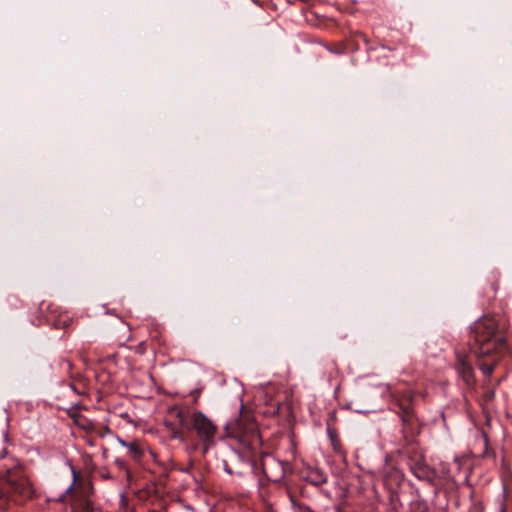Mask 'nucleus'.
<instances>
[{"label":"nucleus","mask_w":512,"mask_h":512,"mask_svg":"<svg viewBox=\"0 0 512 512\" xmlns=\"http://www.w3.org/2000/svg\"><path fill=\"white\" fill-rule=\"evenodd\" d=\"M192 413L188 409H186L182 418L179 419L178 424L172 422H164V425L168 429L173 439H178L180 441H184L187 432L192 431Z\"/></svg>","instance_id":"4"},{"label":"nucleus","mask_w":512,"mask_h":512,"mask_svg":"<svg viewBox=\"0 0 512 512\" xmlns=\"http://www.w3.org/2000/svg\"><path fill=\"white\" fill-rule=\"evenodd\" d=\"M73 512H93V504L87 498H82L78 500L72 507Z\"/></svg>","instance_id":"10"},{"label":"nucleus","mask_w":512,"mask_h":512,"mask_svg":"<svg viewBox=\"0 0 512 512\" xmlns=\"http://www.w3.org/2000/svg\"><path fill=\"white\" fill-rule=\"evenodd\" d=\"M9 485L12 491L23 498H31L34 495V487L26 476L11 478Z\"/></svg>","instance_id":"6"},{"label":"nucleus","mask_w":512,"mask_h":512,"mask_svg":"<svg viewBox=\"0 0 512 512\" xmlns=\"http://www.w3.org/2000/svg\"><path fill=\"white\" fill-rule=\"evenodd\" d=\"M118 442L128 449L132 457L139 458L142 455V450L137 442L133 441L128 443L122 439H118Z\"/></svg>","instance_id":"11"},{"label":"nucleus","mask_w":512,"mask_h":512,"mask_svg":"<svg viewBox=\"0 0 512 512\" xmlns=\"http://www.w3.org/2000/svg\"><path fill=\"white\" fill-rule=\"evenodd\" d=\"M253 438H254L255 440H258V435H256V434H255V435H253Z\"/></svg>","instance_id":"17"},{"label":"nucleus","mask_w":512,"mask_h":512,"mask_svg":"<svg viewBox=\"0 0 512 512\" xmlns=\"http://www.w3.org/2000/svg\"><path fill=\"white\" fill-rule=\"evenodd\" d=\"M404 398L410 403L413 399V393L411 391L405 392Z\"/></svg>","instance_id":"16"},{"label":"nucleus","mask_w":512,"mask_h":512,"mask_svg":"<svg viewBox=\"0 0 512 512\" xmlns=\"http://www.w3.org/2000/svg\"><path fill=\"white\" fill-rule=\"evenodd\" d=\"M330 366H331V371H330V373H329V375H328V380H330V379L332 378V376H333V373H334V372H335V373L337 372L336 363H335L334 361H332V362L330 363Z\"/></svg>","instance_id":"15"},{"label":"nucleus","mask_w":512,"mask_h":512,"mask_svg":"<svg viewBox=\"0 0 512 512\" xmlns=\"http://www.w3.org/2000/svg\"><path fill=\"white\" fill-rule=\"evenodd\" d=\"M70 468H71V472H72V475H73V481L70 484V486L67 488V492H70L73 489L74 484H75L76 479H77V473H76V470H75V468H74V466L72 464H70Z\"/></svg>","instance_id":"14"},{"label":"nucleus","mask_w":512,"mask_h":512,"mask_svg":"<svg viewBox=\"0 0 512 512\" xmlns=\"http://www.w3.org/2000/svg\"><path fill=\"white\" fill-rule=\"evenodd\" d=\"M399 407L402 411L401 419L404 423H409L413 414L410 404L399 403Z\"/></svg>","instance_id":"12"},{"label":"nucleus","mask_w":512,"mask_h":512,"mask_svg":"<svg viewBox=\"0 0 512 512\" xmlns=\"http://www.w3.org/2000/svg\"><path fill=\"white\" fill-rule=\"evenodd\" d=\"M412 474L421 481H425L431 485L434 484L437 473L434 469L424 463H416L411 466Z\"/></svg>","instance_id":"7"},{"label":"nucleus","mask_w":512,"mask_h":512,"mask_svg":"<svg viewBox=\"0 0 512 512\" xmlns=\"http://www.w3.org/2000/svg\"><path fill=\"white\" fill-rule=\"evenodd\" d=\"M287 466V463L278 460L272 455L265 456L262 461L263 473L273 482H279L284 478Z\"/></svg>","instance_id":"3"},{"label":"nucleus","mask_w":512,"mask_h":512,"mask_svg":"<svg viewBox=\"0 0 512 512\" xmlns=\"http://www.w3.org/2000/svg\"><path fill=\"white\" fill-rule=\"evenodd\" d=\"M217 430V426L203 412L192 413V431L196 432L204 453L215 444Z\"/></svg>","instance_id":"2"},{"label":"nucleus","mask_w":512,"mask_h":512,"mask_svg":"<svg viewBox=\"0 0 512 512\" xmlns=\"http://www.w3.org/2000/svg\"><path fill=\"white\" fill-rule=\"evenodd\" d=\"M495 363H496L495 361H493L491 363L480 362L479 367L485 376H490L492 374V372L494 371Z\"/></svg>","instance_id":"13"},{"label":"nucleus","mask_w":512,"mask_h":512,"mask_svg":"<svg viewBox=\"0 0 512 512\" xmlns=\"http://www.w3.org/2000/svg\"><path fill=\"white\" fill-rule=\"evenodd\" d=\"M455 369L467 386L475 383L474 370L469 357L465 354H456Z\"/></svg>","instance_id":"5"},{"label":"nucleus","mask_w":512,"mask_h":512,"mask_svg":"<svg viewBox=\"0 0 512 512\" xmlns=\"http://www.w3.org/2000/svg\"><path fill=\"white\" fill-rule=\"evenodd\" d=\"M305 512H313V511H312V510H310V509H308V510H306Z\"/></svg>","instance_id":"18"},{"label":"nucleus","mask_w":512,"mask_h":512,"mask_svg":"<svg viewBox=\"0 0 512 512\" xmlns=\"http://www.w3.org/2000/svg\"><path fill=\"white\" fill-rule=\"evenodd\" d=\"M307 479L311 484L320 486L327 482V475L320 469H312Z\"/></svg>","instance_id":"8"},{"label":"nucleus","mask_w":512,"mask_h":512,"mask_svg":"<svg viewBox=\"0 0 512 512\" xmlns=\"http://www.w3.org/2000/svg\"><path fill=\"white\" fill-rule=\"evenodd\" d=\"M471 339L474 341L473 352L480 358L495 356L500 358L507 352L506 337L494 317H482L471 326Z\"/></svg>","instance_id":"1"},{"label":"nucleus","mask_w":512,"mask_h":512,"mask_svg":"<svg viewBox=\"0 0 512 512\" xmlns=\"http://www.w3.org/2000/svg\"><path fill=\"white\" fill-rule=\"evenodd\" d=\"M185 411H186L185 408H181V407H178V406L171 407L167 411V415H166V418H165L164 422H172V423H177L178 424L179 419L182 418V416L185 413Z\"/></svg>","instance_id":"9"}]
</instances>
